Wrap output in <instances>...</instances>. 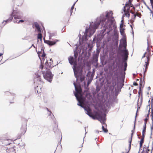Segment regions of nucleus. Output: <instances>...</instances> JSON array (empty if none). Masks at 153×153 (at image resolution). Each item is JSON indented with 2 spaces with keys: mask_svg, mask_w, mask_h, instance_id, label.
Segmentation results:
<instances>
[{
  "mask_svg": "<svg viewBox=\"0 0 153 153\" xmlns=\"http://www.w3.org/2000/svg\"><path fill=\"white\" fill-rule=\"evenodd\" d=\"M105 13V15L102 14L100 17L97 18L95 22L90 23L89 28L86 29L82 36L83 40L86 41L88 40L87 37L88 36L90 37L93 34L100 23L101 24L102 30L100 34H98L97 37L94 38V41L96 39L97 41H101L105 35L104 32L106 30H107V34H109L110 31L113 29H114V35L115 36V39H118L117 31L115 29L116 26L114 23V19L113 16L112 12L110 11L109 12H106Z\"/></svg>",
  "mask_w": 153,
  "mask_h": 153,
  "instance_id": "obj_1",
  "label": "nucleus"
},
{
  "mask_svg": "<svg viewBox=\"0 0 153 153\" xmlns=\"http://www.w3.org/2000/svg\"><path fill=\"white\" fill-rule=\"evenodd\" d=\"M76 92H74V96L78 102L77 105L84 108L86 112V113L89 116L94 119H97L102 124L106 125L105 121L106 120V114L105 113L99 114L97 113L95 115H94L91 112V109L88 107L84 106L83 105L85 100V97L87 96L88 92L86 91H84L83 92L80 87H77L75 84L74 83Z\"/></svg>",
  "mask_w": 153,
  "mask_h": 153,
  "instance_id": "obj_2",
  "label": "nucleus"
},
{
  "mask_svg": "<svg viewBox=\"0 0 153 153\" xmlns=\"http://www.w3.org/2000/svg\"><path fill=\"white\" fill-rule=\"evenodd\" d=\"M69 62L71 65H73V68L76 80L79 79L81 82L83 81L85 79V76L82 75V67L81 65L77 66V62L74 61L72 57L69 59Z\"/></svg>",
  "mask_w": 153,
  "mask_h": 153,
  "instance_id": "obj_3",
  "label": "nucleus"
},
{
  "mask_svg": "<svg viewBox=\"0 0 153 153\" xmlns=\"http://www.w3.org/2000/svg\"><path fill=\"white\" fill-rule=\"evenodd\" d=\"M123 45L124 47V49L121 50V52L123 53L122 55V63L121 65L120 69L121 71L124 68L123 70L124 71V74H125V71L126 70L127 67V63L126 61L127 60L128 53L127 50L126 48V44L125 40L123 39L122 40Z\"/></svg>",
  "mask_w": 153,
  "mask_h": 153,
  "instance_id": "obj_4",
  "label": "nucleus"
},
{
  "mask_svg": "<svg viewBox=\"0 0 153 153\" xmlns=\"http://www.w3.org/2000/svg\"><path fill=\"white\" fill-rule=\"evenodd\" d=\"M44 78L49 82H51L52 80L53 75L51 71H47L45 74H43Z\"/></svg>",
  "mask_w": 153,
  "mask_h": 153,
  "instance_id": "obj_5",
  "label": "nucleus"
},
{
  "mask_svg": "<svg viewBox=\"0 0 153 153\" xmlns=\"http://www.w3.org/2000/svg\"><path fill=\"white\" fill-rule=\"evenodd\" d=\"M13 17L15 19H21L23 16L22 13L19 11L13 10Z\"/></svg>",
  "mask_w": 153,
  "mask_h": 153,
  "instance_id": "obj_6",
  "label": "nucleus"
},
{
  "mask_svg": "<svg viewBox=\"0 0 153 153\" xmlns=\"http://www.w3.org/2000/svg\"><path fill=\"white\" fill-rule=\"evenodd\" d=\"M44 42L45 43H46L48 45L51 46L55 45L56 42L59 41L58 39H55L53 41L46 40L44 38Z\"/></svg>",
  "mask_w": 153,
  "mask_h": 153,
  "instance_id": "obj_7",
  "label": "nucleus"
},
{
  "mask_svg": "<svg viewBox=\"0 0 153 153\" xmlns=\"http://www.w3.org/2000/svg\"><path fill=\"white\" fill-rule=\"evenodd\" d=\"M36 78L34 80V83H36L39 85L42 84L43 82L41 80V78L40 75H36V74H35Z\"/></svg>",
  "mask_w": 153,
  "mask_h": 153,
  "instance_id": "obj_8",
  "label": "nucleus"
},
{
  "mask_svg": "<svg viewBox=\"0 0 153 153\" xmlns=\"http://www.w3.org/2000/svg\"><path fill=\"white\" fill-rule=\"evenodd\" d=\"M27 130V124L25 123L22 124L21 128V134L24 135L26 132Z\"/></svg>",
  "mask_w": 153,
  "mask_h": 153,
  "instance_id": "obj_9",
  "label": "nucleus"
},
{
  "mask_svg": "<svg viewBox=\"0 0 153 153\" xmlns=\"http://www.w3.org/2000/svg\"><path fill=\"white\" fill-rule=\"evenodd\" d=\"M132 7L134 9H135V7L133 6V5L132 4V5H131V6L129 5H127V6H126V4L125 5V6L124 7L123 10L125 9H126V11L128 12H129L130 11V7Z\"/></svg>",
  "mask_w": 153,
  "mask_h": 153,
  "instance_id": "obj_10",
  "label": "nucleus"
},
{
  "mask_svg": "<svg viewBox=\"0 0 153 153\" xmlns=\"http://www.w3.org/2000/svg\"><path fill=\"white\" fill-rule=\"evenodd\" d=\"M7 153H16L14 149L13 148L7 149L6 150Z\"/></svg>",
  "mask_w": 153,
  "mask_h": 153,
  "instance_id": "obj_11",
  "label": "nucleus"
},
{
  "mask_svg": "<svg viewBox=\"0 0 153 153\" xmlns=\"http://www.w3.org/2000/svg\"><path fill=\"white\" fill-rule=\"evenodd\" d=\"M34 26L35 27H36V28L37 29V31L41 33V30L40 27L37 22H35L34 23Z\"/></svg>",
  "mask_w": 153,
  "mask_h": 153,
  "instance_id": "obj_12",
  "label": "nucleus"
},
{
  "mask_svg": "<svg viewBox=\"0 0 153 153\" xmlns=\"http://www.w3.org/2000/svg\"><path fill=\"white\" fill-rule=\"evenodd\" d=\"M49 35V39H52V38L53 37L55 36L56 35V33H50L48 32Z\"/></svg>",
  "mask_w": 153,
  "mask_h": 153,
  "instance_id": "obj_13",
  "label": "nucleus"
},
{
  "mask_svg": "<svg viewBox=\"0 0 153 153\" xmlns=\"http://www.w3.org/2000/svg\"><path fill=\"white\" fill-rule=\"evenodd\" d=\"M99 56V54H96L93 56V60L94 62H97L98 61V58Z\"/></svg>",
  "mask_w": 153,
  "mask_h": 153,
  "instance_id": "obj_14",
  "label": "nucleus"
},
{
  "mask_svg": "<svg viewBox=\"0 0 153 153\" xmlns=\"http://www.w3.org/2000/svg\"><path fill=\"white\" fill-rule=\"evenodd\" d=\"M74 57H75V59H74V58L73 56H72V57H73V59H74V61H75L77 63V61H76L75 59L77 57V56H78V53H76V51H74ZM71 57H72V56H71L68 59L69 60V58H71Z\"/></svg>",
  "mask_w": 153,
  "mask_h": 153,
  "instance_id": "obj_15",
  "label": "nucleus"
},
{
  "mask_svg": "<svg viewBox=\"0 0 153 153\" xmlns=\"http://www.w3.org/2000/svg\"><path fill=\"white\" fill-rule=\"evenodd\" d=\"M123 11L125 13L124 14L126 16L129 18L130 16V14L129 13V12H128L126 11V9H124Z\"/></svg>",
  "mask_w": 153,
  "mask_h": 153,
  "instance_id": "obj_16",
  "label": "nucleus"
},
{
  "mask_svg": "<svg viewBox=\"0 0 153 153\" xmlns=\"http://www.w3.org/2000/svg\"><path fill=\"white\" fill-rule=\"evenodd\" d=\"M39 33L38 34L37 39H40L41 41H42V36L41 33L39 32Z\"/></svg>",
  "mask_w": 153,
  "mask_h": 153,
  "instance_id": "obj_17",
  "label": "nucleus"
},
{
  "mask_svg": "<svg viewBox=\"0 0 153 153\" xmlns=\"http://www.w3.org/2000/svg\"><path fill=\"white\" fill-rule=\"evenodd\" d=\"M117 88L116 89H115V95L116 96L119 93V91H121L120 90H118V85H117Z\"/></svg>",
  "mask_w": 153,
  "mask_h": 153,
  "instance_id": "obj_18",
  "label": "nucleus"
},
{
  "mask_svg": "<svg viewBox=\"0 0 153 153\" xmlns=\"http://www.w3.org/2000/svg\"><path fill=\"white\" fill-rule=\"evenodd\" d=\"M11 22V21H10V20H9V19L6 20H4L2 22V24H3V27L7 23L10 22Z\"/></svg>",
  "mask_w": 153,
  "mask_h": 153,
  "instance_id": "obj_19",
  "label": "nucleus"
},
{
  "mask_svg": "<svg viewBox=\"0 0 153 153\" xmlns=\"http://www.w3.org/2000/svg\"><path fill=\"white\" fill-rule=\"evenodd\" d=\"M147 61H146L145 62V66H148L149 64V57H147Z\"/></svg>",
  "mask_w": 153,
  "mask_h": 153,
  "instance_id": "obj_20",
  "label": "nucleus"
},
{
  "mask_svg": "<svg viewBox=\"0 0 153 153\" xmlns=\"http://www.w3.org/2000/svg\"><path fill=\"white\" fill-rule=\"evenodd\" d=\"M124 29L123 28H120V33L123 36L124 35Z\"/></svg>",
  "mask_w": 153,
  "mask_h": 153,
  "instance_id": "obj_21",
  "label": "nucleus"
},
{
  "mask_svg": "<svg viewBox=\"0 0 153 153\" xmlns=\"http://www.w3.org/2000/svg\"><path fill=\"white\" fill-rule=\"evenodd\" d=\"M133 132L131 134V140L129 141V149H130L131 148V140H132V137L133 135Z\"/></svg>",
  "mask_w": 153,
  "mask_h": 153,
  "instance_id": "obj_22",
  "label": "nucleus"
},
{
  "mask_svg": "<svg viewBox=\"0 0 153 153\" xmlns=\"http://www.w3.org/2000/svg\"><path fill=\"white\" fill-rule=\"evenodd\" d=\"M102 125H104L103 124H102ZM105 125V126H106V125ZM102 128L103 131H104V132H105V133H107L108 132V130H107V129L106 128H104V127L103 125H102Z\"/></svg>",
  "mask_w": 153,
  "mask_h": 153,
  "instance_id": "obj_23",
  "label": "nucleus"
},
{
  "mask_svg": "<svg viewBox=\"0 0 153 153\" xmlns=\"http://www.w3.org/2000/svg\"><path fill=\"white\" fill-rule=\"evenodd\" d=\"M13 12L10 15V16L8 19H9V20H10V21H11L13 19Z\"/></svg>",
  "mask_w": 153,
  "mask_h": 153,
  "instance_id": "obj_24",
  "label": "nucleus"
},
{
  "mask_svg": "<svg viewBox=\"0 0 153 153\" xmlns=\"http://www.w3.org/2000/svg\"><path fill=\"white\" fill-rule=\"evenodd\" d=\"M146 126H143L142 131V136H145L144 134L146 132Z\"/></svg>",
  "mask_w": 153,
  "mask_h": 153,
  "instance_id": "obj_25",
  "label": "nucleus"
},
{
  "mask_svg": "<svg viewBox=\"0 0 153 153\" xmlns=\"http://www.w3.org/2000/svg\"><path fill=\"white\" fill-rule=\"evenodd\" d=\"M132 1V0H128V2L126 4V6L129 5L131 6V5H132V4L131 3Z\"/></svg>",
  "mask_w": 153,
  "mask_h": 153,
  "instance_id": "obj_26",
  "label": "nucleus"
},
{
  "mask_svg": "<svg viewBox=\"0 0 153 153\" xmlns=\"http://www.w3.org/2000/svg\"><path fill=\"white\" fill-rule=\"evenodd\" d=\"M148 66H145L144 65V66L145 67V70L143 72V74H144V76H145V73L146 72L147 70L148 67Z\"/></svg>",
  "mask_w": 153,
  "mask_h": 153,
  "instance_id": "obj_27",
  "label": "nucleus"
},
{
  "mask_svg": "<svg viewBox=\"0 0 153 153\" xmlns=\"http://www.w3.org/2000/svg\"><path fill=\"white\" fill-rule=\"evenodd\" d=\"M146 150V151L147 153L149 151V150L148 149V146L146 147H144L143 148V150L144 151L145 150Z\"/></svg>",
  "mask_w": 153,
  "mask_h": 153,
  "instance_id": "obj_28",
  "label": "nucleus"
},
{
  "mask_svg": "<svg viewBox=\"0 0 153 153\" xmlns=\"http://www.w3.org/2000/svg\"><path fill=\"white\" fill-rule=\"evenodd\" d=\"M144 137L145 136H142V137L140 143H143L144 141Z\"/></svg>",
  "mask_w": 153,
  "mask_h": 153,
  "instance_id": "obj_29",
  "label": "nucleus"
},
{
  "mask_svg": "<svg viewBox=\"0 0 153 153\" xmlns=\"http://www.w3.org/2000/svg\"><path fill=\"white\" fill-rule=\"evenodd\" d=\"M76 3V2H75L74 4H73V6H72V7H71V11H71V14L72 13V10L74 9V5H75V4Z\"/></svg>",
  "mask_w": 153,
  "mask_h": 153,
  "instance_id": "obj_30",
  "label": "nucleus"
},
{
  "mask_svg": "<svg viewBox=\"0 0 153 153\" xmlns=\"http://www.w3.org/2000/svg\"><path fill=\"white\" fill-rule=\"evenodd\" d=\"M24 22V21L23 20H20L18 22H17V20H16V21H14V23H19V22Z\"/></svg>",
  "mask_w": 153,
  "mask_h": 153,
  "instance_id": "obj_31",
  "label": "nucleus"
},
{
  "mask_svg": "<svg viewBox=\"0 0 153 153\" xmlns=\"http://www.w3.org/2000/svg\"><path fill=\"white\" fill-rule=\"evenodd\" d=\"M140 87L139 90V92H138V94H139L140 95V94H141V92H140L141 88V86H142L141 84L140 83Z\"/></svg>",
  "mask_w": 153,
  "mask_h": 153,
  "instance_id": "obj_32",
  "label": "nucleus"
},
{
  "mask_svg": "<svg viewBox=\"0 0 153 153\" xmlns=\"http://www.w3.org/2000/svg\"><path fill=\"white\" fill-rule=\"evenodd\" d=\"M151 107H152L153 104V97H152L151 100Z\"/></svg>",
  "mask_w": 153,
  "mask_h": 153,
  "instance_id": "obj_33",
  "label": "nucleus"
},
{
  "mask_svg": "<svg viewBox=\"0 0 153 153\" xmlns=\"http://www.w3.org/2000/svg\"><path fill=\"white\" fill-rule=\"evenodd\" d=\"M46 54L45 53L44 51L43 52V53L41 55V56L42 57H45Z\"/></svg>",
  "mask_w": 153,
  "mask_h": 153,
  "instance_id": "obj_34",
  "label": "nucleus"
},
{
  "mask_svg": "<svg viewBox=\"0 0 153 153\" xmlns=\"http://www.w3.org/2000/svg\"><path fill=\"white\" fill-rule=\"evenodd\" d=\"M135 122H134V129L133 130H132L131 131V132L132 133V132H134V130L135 129Z\"/></svg>",
  "mask_w": 153,
  "mask_h": 153,
  "instance_id": "obj_35",
  "label": "nucleus"
},
{
  "mask_svg": "<svg viewBox=\"0 0 153 153\" xmlns=\"http://www.w3.org/2000/svg\"><path fill=\"white\" fill-rule=\"evenodd\" d=\"M133 85L134 86H137V84L136 82H134L133 83Z\"/></svg>",
  "mask_w": 153,
  "mask_h": 153,
  "instance_id": "obj_36",
  "label": "nucleus"
},
{
  "mask_svg": "<svg viewBox=\"0 0 153 153\" xmlns=\"http://www.w3.org/2000/svg\"><path fill=\"white\" fill-rule=\"evenodd\" d=\"M123 24L122 23L121 24H120V28H123Z\"/></svg>",
  "mask_w": 153,
  "mask_h": 153,
  "instance_id": "obj_37",
  "label": "nucleus"
},
{
  "mask_svg": "<svg viewBox=\"0 0 153 153\" xmlns=\"http://www.w3.org/2000/svg\"><path fill=\"white\" fill-rule=\"evenodd\" d=\"M40 68L42 70L43 68V66L42 65H41L40 66Z\"/></svg>",
  "mask_w": 153,
  "mask_h": 153,
  "instance_id": "obj_38",
  "label": "nucleus"
},
{
  "mask_svg": "<svg viewBox=\"0 0 153 153\" xmlns=\"http://www.w3.org/2000/svg\"><path fill=\"white\" fill-rule=\"evenodd\" d=\"M42 49H41V51H39V52H37V53H38V55L39 56V54L40 53L42 52Z\"/></svg>",
  "mask_w": 153,
  "mask_h": 153,
  "instance_id": "obj_39",
  "label": "nucleus"
},
{
  "mask_svg": "<svg viewBox=\"0 0 153 153\" xmlns=\"http://www.w3.org/2000/svg\"><path fill=\"white\" fill-rule=\"evenodd\" d=\"M151 5H153V0H150Z\"/></svg>",
  "mask_w": 153,
  "mask_h": 153,
  "instance_id": "obj_40",
  "label": "nucleus"
},
{
  "mask_svg": "<svg viewBox=\"0 0 153 153\" xmlns=\"http://www.w3.org/2000/svg\"><path fill=\"white\" fill-rule=\"evenodd\" d=\"M143 144V143H140V148H141L142 147Z\"/></svg>",
  "mask_w": 153,
  "mask_h": 153,
  "instance_id": "obj_41",
  "label": "nucleus"
},
{
  "mask_svg": "<svg viewBox=\"0 0 153 153\" xmlns=\"http://www.w3.org/2000/svg\"><path fill=\"white\" fill-rule=\"evenodd\" d=\"M56 131H57V132H59V134L61 133V132L59 131V130L57 129V128H56Z\"/></svg>",
  "mask_w": 153,
  "mask_h": 153,
  "instance_id": "obj_42",
  "label": "nucleus"
},
{
  "mask_svg": "<svg viewBox=\"0 0 153 153\" xmlns=\"http://www.w3.org/2000/svg\"><path fill=\"white\" fill-rule=\"evenodd\" d=\"M49 113H48L49 115H51L52 114V112L51 111H49Z\"/></svg>",
  "mask_w": 153,
  "mask_h": 153,
  "instance_id": "obj_43",
  "label": "nucleus"
},
{
  "mask_svg": "<svg viewBox=\"0 0 153 153\" xmlns=\"http://www.w3.org/2000/svg\"><path fill=\"white\" fill-rule=\"evenodd\" d=\"M134 22V20H132V19H131V20H130V23H132Z\"/></svg>",
  "mask_w": 153,
  "mask_h": 153,
  "instance_id": "obj_44",
  "label": "nucleus"
},
{
  "mask_svg": "<svg viewBox=\"0 0 153 153\" xmlns=\"http://www.w3.org/2000/svg\"><path fill=\"white\" fill-rule=\"evenodd\" d=\"M146 52H145V53H144V55H143V56H142V58H143L144 57H145V54H146Z\"/></svg>",
  "mask_w": 153,
  "mask_h": 153,
  "instance_id": "obj_45",
  "label": "nucleus"
},
{
  "mask_svg": "<svg viewBox=\"0 0 153 153\" xmlns=\"http://www.w3.org/2000/svg\"><path fill=\"white\" fill-rule=\"evenodd\" d=\"M32 46H33L34 48H35V46L33 45V44H32L31 46V47H30L29 49H30L31 47H32Z\"/></svg>",
  "mask_w": 153,
  "mask_h": 153,
  "instance_id": "obj_46",
  "label": "nucleus"
},
{
  "mask_svg": "<svg viewBox=\"0 0 153 153\" xmlns=\"http://www.w3.org/2000/svg\"><path fill=\"white\" fill-rule=\"evenodd\" d=\"M6 93L8 94H11V93L10 92H9L8 91L6 92Z\"/></svg>",
  "mask_w": 153,
  "mask_h": 153,
  "instance_id": "obj_47",
  "label": "nucleus"
},
{
  "mask_svg": "<svg viewBox=\"0 0 153 153\" xmlns=\"http://www.w3.org/2000/svg\"><path fill=\"white\" fill-rule=\"evenodd\" d=\"M137 16V15L136 14H134V19H135V18L136 17V16Z\"/></svg>",
  "mask_w": 153,
  "mask_h": 153,
  "instance_id": "obj_48",
  "label": "nucleus"
},
{
  "mask_svg": "<svg viewBox=\"0 0 153 153\" xmlns=\"http://www.w3.org/2000/svg\"><path fill=\"white\" fill-rule=\"evenodd\" d=\"M146 122H145L144 123V126H146Z\"/></svg>",
  "mask_w": 153,
  "mask_h": 153,
  "instance_id": "obj_49",
  "label": "nucleus"
},
{
  "mask_svg": "<svg viewBox=\"0 0 153 153\" xmlns=\"http://www.w3.org/2000/svg\"><path fill=\"white\" fill-rule=\"evenodd\" d=\"M96 133H99V131H98V130H96Z\"/></svg>",
  "mask_w": 153,
  "mask_h": 153,
  "instance_id": "obj_50",
  "label": "nucleus"
},
{
  "mask_svg": "<svg viewBox=\"0 0 153 153\" xmlns=\"http://www.w3.org/2000/svg\"><path fill=\"white\" fill-rule=\"evenodd\" d=\"M46 110H47V111H49V110L47 108H46Z\"/></svg>",
  "mask_w": 153,
  "mask_h": 153,
  "instance_id": "obj_51",
  "label": "nucleus"
},
{
  "mask_svg": "<svg viewBox=\"0 0 153 153\" xmlns=\"http://www.w3.org/2000/svg\"><path fill=\"white\" fill-rule=\"evenodd\" d=\"M130 12L132 14H134V12H132L131 10L130 11Z\"/></svg>",
  "mask_w": 153,
  "mask_h": 153,
  "instance_id": "obj_52",
  "label": "nucleus"
},
{
  "mask_svg": "<svg viewBox=\"0 0 153 153\" xmlns=\"http://www.w3.org/2000/svg\"><path fill=\"white\" fill-rule=\"evenodd\" d=\"M114 85H113L112 86V90H113V89L114 87Z\"/></svg>",
  "mask_w": 153,
  "mask_h": 153,
  "instance_id": "obj_53",
  "label": "nucleus"
},
{
  "mask_svg": "<svg viewBox=\"0 0 153 153\" xmlns=\"http://www.w3.org/2000/svg\"><path fill=\"white\" fill-rule=\"evenodd\" d=\"M152 130H153V127H151V130L152 131Z\"/></svg>",
  "mask_w": 153,
  "mask_h": 153,
  "instance_id": "obj_54",
  "label": "nucleus"
},
{
  "mask_svg": "<svg viewBox=\"0 0 153 153\" xmlns=\"http://www.w3.org/2000/svg\"><path fill=\"white\" fill-rule=\"evenodd\" d=\"M45 64H46V65H47V64H48V62H47V61L46 62H45Z\"/></svg>",
  "mask_w": 153,
  "mask_h": 153,
  "instance_id": "obj_55",
  "label": "nucleus"
},
{
  "mask_svg": "<svg viewBox=\"0 0 153 153\" xmlns=\"http://www.w3.org/2000/svg\"><path fill=\"white\" fill-rule=\"evenodd\" d=\"M38 86H37V87L35 88V90H36L37 89V88H38Z\"/></svg>",
  "mask_w": 153,
  "mask_h": 153,
  "instance_id": "obj_56",
  "label": "nucleus"
},
{
  "mask_svg": "<svg viewBox=\"0 0 153 153\" xmlns=\"http://www.w3.org/2000/svg\"><path fill=\"white\" fill-rule=\"evenodd\" d=\"M100 90V89H98V88H97V91H99Z\"/></svg>",
  "mask_w": 153,
  "mask_h": 153,
  "instance_id": "obj_57",
  "label": "nucleus"
},
{
  "mask_svg": "<svg viewBox=\"0 0 153 153\" xmlns=\"http://www.w3.org/2000/svg\"><path fill=\"white\" fill-rule=\"evenodd\" d=\"M152 120L153 122V115L152 114Z\"/></svg>",
  "mask_w": 153,
  "mask_h": 153,
  "instance_id": "obj_58",
  "label": "nucleus"
},
{
  "mask_svg": "<svg viewBox=\"0 0 153 153\" xmlns=\"http://www.w3.org/2000/svg\"><path fill=\"white\" fill-rule=\"evenodd\" d=\"M147 8H148V9H149V10H151V9L149 8V7H148V6L147 7Z\"/></svg>",
  "mask_w": 153,
  "mask_h": 153,
  "instance_id": "obj_59",
  "label": "nucleus"
},
{
  "mask_svg": "<svg viewBox=\"0 0 153 153\" xmlns=\"http://www.w3.org/2000/svg\"><path fill=\"white\" fill-rule=\"evenodd\" d=\"M55 128L53 129V131L55 133H56V131H55Z\"/></svg>",
  "mask_w": 153,
  "mask_h": 153,
  "instance_id": "obj_60",
  "label": "nucleus"
},
{
  "mask_svg": "<svg viewBox=\"0 0 153 153\" xmlns=\"http://www.w3.org/2000/svg\"><path fill=\"white\" fill-rule=\"evenodd\" d=\"M2 54V53H0V56H1Z\"/></svg>",
  "mask_w": 153,
  "mask_h": 153,
  "instance_id": "obj_61",
  "label": "nucleus"
},
{
  "mask_svg": "<svg viewBox=\"0 0 153 153\" xmlns=\"http://www.w3.org/2000/svg\"><path fill=\"white\" fill-rule=\"evenodd\" d=\"M121 22H122V23H123V20H122L121 21Z\"/></svg>",
  "mask_w": 153,
  "mask_h": 153,
  "instance_id": "obj_62",
  "label": "nucleus"
},
{
  "mask_svg": "<svg viewBox=\"0 0 153 153\" xmlns=\"http://www.w3.org/2000/svg\"><path fill=\"white\" fill-rule=\"evenodd\" d=\"M132 34H133V37H134V32H132Z\"/></svg>",
  "mask_w": 153,
  "mask_h": 153,
  "instance_id": "obj_63",
  "label": "nucleus"
},
{
  "mask_svg": "<svg viewBox=\"0 0 153 153\" xmlns=\"http://www.w3.org/2000/svg\"><path fill=\"white\" fill-rule=\"evenodd\" d=\"M21 136H19L18 138V139H19L20 138Z\"/></svg>",
  "mask_w": 153,
  "mask_h": 153,
  "instance_id": "obj_64",
  "label": "nucleus"
}]
</instances>
